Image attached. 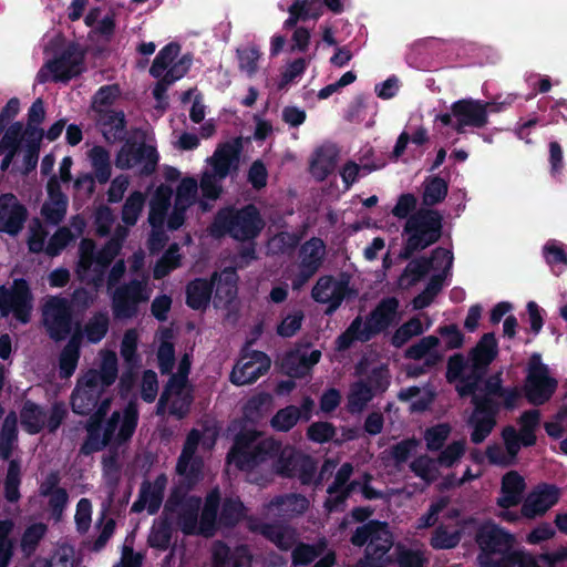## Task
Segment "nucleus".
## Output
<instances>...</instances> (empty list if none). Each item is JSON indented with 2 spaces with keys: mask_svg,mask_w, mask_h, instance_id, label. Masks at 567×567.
Segmentation results:
<instances>
[{
  "mask_svg": "<svg viewBox=\"0 0 567 567\" xmlns=\"http://www.w3.org/2000/svg\"><path fill=\"white\" fill-rule=\"evenodd\" d=\"M264 227L265 221L254 204L240 208L227 206L216 213L209 226V234L217 239L229 236L244 243L257 238Z\"/></svg>",
  "mask_w": 567,
  "mask_h": 567,
  "instance_id": "2",
  "label": "nucleus"
},
{
  "mask_svg": "<svg viewBox=\"0 0 567 567\" xmlns=\"http://www.w3.org/2000/svg\"><path fill=\"white\" fill-rule=\"evenodd\" d=\"M117 357L115 352L109 351L104 355L101 370L90 369L85 372L86 383L91 386H103L104 391L111 386L117 379Z\"/></svg>",
  "mask_w": 567,
  "mask_h": 567,
  "instance_id": "30",
  "label": "nucleus"
},
{
  "mask_svg": "<svg viewBox=\"0 0 567 567\" xmlns=\"http://www.w3.org/2000/svg\"><path fill=\"white\" fill-rule=\"evenodd\" d=\"M138 409L136 403L128 402L122 412L114 411L106 420L104 427H85L86 436L80 446V455L90 456L103 451L113 441L123 445L131 441L137 424Z\"/></svg>",
  "mask_w": 567,
  "mask_h": 567,
  "instance_id": "1",
  "label": "nucleus"
},
{
  "mask_svg": "<svg viewBox=\"0 0 567 567\" xmlns=\"http://www.w3.org/2000/svg\"><path fill=\"white\" fill-rule=\"evenodd\" d=\"M382 536H390V525L388 522L369 520L357 527L350 542L353 546L362 547L373 540H381Z\"/></svg>",
  "mask_w": 567,
  "mask_h": 567,
  "instance_id": "34",
  "label": "nucleus"
},
{
  "mask_svg": "<svg viewBox=\"0 0 567 567\" xmlns=\"http://www.w3.org/2000/svg\"><path fill=\"white\" fill-rule=\"evenodd\" d=\"M110 318L107 312L99 311L86 322L84 333L91 343H99L107 333Z\"/></svg>",
  "mask_w": 567,
  "mask_h": 567,
  "instance_id": "48",
  "label": "nucleus"
},
{
  "mask_svg": "<svg viewBox=\"0 0 567 567\" xmlns=\"http://www.w3.org/2000/svg\"><path fill=\"white\" fill-rule=\"evenodd\" d=\"M289 17L284 22V29L291 30L299 22L318 20L323 13L321 0H293L288 8Z\"/></svg>",
  "mask_w": 567,
  "mask_h": 567,
  "instance_id": "25",
  "label": "nucleus"
},
{
  "mask_svg": "<svg viewBox=\"0 0 567 567\" xmlns=\"http://www.w3.org/2000/svg\"><path fill=\"white\" fill-rule=\"evenodd\" d=\"M18 417L16 412L11 411L4 417L0 429V458L9 461L13 449L18 442Z\"/></svg>",
  "mask_w": 567,
  "mask_h": 567,
  "instance_id": "36",
  "label": "nucleus"
},
{
  "mask_svg": "<svg viewBox=\"0 0 567 567\" xmlns=\"http://www.w3.org/2000/svg\"><path fill=\"white\" fill-rule=\"evenodd\" d=\"M44 68L52 74L55 83H68L85 71V50L78 42H70Z\"/></svg>",
  "mask_w": 567,
  "mask_h": 567,
  "instance_id": "8",
  "label": "nucleus"
},
{
  "mask_svg": "<svg viewBox=\"0 0 567 567\" xmlns=\"http://www.w3.org/2000/svg\"><path fill=\"white\" fill-rule=\"evenodd\" d=\"M477 560L480 567H514L518 560V551L511 548L497 554L480 553Z\"/></svg>",
  "mask_w": 567,
  "mask_h": 567,
  "instance_id": "51",
  "label": "nucleus"
},
{
  "mask_svg": "<svg viewBox=\"0 0 567 567\" xmlns=\"http://www.w3.org/2000/svg\"><path fill=\"white\" fill-rule=\"evenodd\" d=\"M270 505L276 507L280 512L289 513L291 515L303 514L309 507V501L301 494H286L276 496Z\"/></svg>",
  "mask_w": 567,
  "mask_h": 567,
  "instance_id": "44",
  "label": "nucleus"
},
{
  "mask_svg": "<svg viewBox=\"0 0 567 567\" xmlns=\"http://www.w3.org/2000/svg\"><path fill=\"white\" fill-rule=\"evenodd\" d=\"M245 506L238 498H225L219 515V522L225 527L236 526L244 517Z\"/></svg>",
  "mask_w": 567,
  "mask_h": 567,
  "instance_id": "56",
  "label": "nucleus"
},
{
  "mask_svg": "<svg viewBox=\"0 0 567 567\" xmlns=\"http://www.w3.org/2000/svg\"><path fill=\"white\" fill-rule=\"evenodd\" d=\"M557 388V381L554 379L546 364L542 362L539 354L530 357L525 381V395L527 400L535 405L545 403L550 399Z\"/></svg>",
  "mask_w": 567,
  "mask_h": 567,
  "instance_id": "9",
  "label": "nucleus"
},
{
  "mask_svg": "<svg viewBox=\"0 0 567 567\" xmlns=\"http://www.w3.org/2000/svg\"><path fill=\"white\" fill-rule=\"evenodd\" d=\"M405 247L401 257L409 258L436 243L442 235V216L436 210L420 209L406 220Z\"/></svg>",
  "mask_w": 567,
  "mask_h": 567,
  "instance_id": "5",
  "label": "nucleus"
},
{
  "mask_svg": "<svg viewBox=\"0 0 567 567\" xmlns=\"http://www.w3.org/2000/svg\"><path fill=\"white\" fill-rule=\"evenodd\" d=\"M334 166L336 159L327 150L322 147L316 150L315 156L310 163V171L313 176L322 181L333 172Z\"/></svg>",
  "mask_w": 567,
  "mask_h": 567,
  "instance_id": "54",
  "label": "nucleus"
},
{
  "mask_svg": "<svg viewBox=\"0 0 567 567\" xmlns=\"http://www.w3.org/2000/svg\"><path fill=\"white\" fill-rule=\"evenodd\" d=\"M300 457V454L293 449L282 447L280 444V451L275 456L274 467L276 473L284 477H293L298 471Z\"/></svg>",
  "mask_w": 567,
  "mask_h": 567,
  "instance_id": "42",
  "label": "nucleus"
},
{
  "mask_svg": "<svg viewBox=\"0 0 567 567\" xmlns=\"http://www.w3.org/2000/svg\"><path fill=\"white\" fill-rule=\"evenodd\" d=\"M158 163L157 150L145 143L127 141L117 152L115 166L120 169H130L136 165H142L141 174L152 175Z\"/></svg>",
  "mask_w": 567,
  "mask_h": 567,
  "instance_id": "12",
  "label": "nucleus"
},
{
  "mask_svg": "<svg viewBox=\"0 0 567 567\" xmlns=\"http://www.w3.org/2000/svg\"><path fill=\"white\" fill-rule=\"evenodd\" d=\"M29 213L13 193L0 195V231L17 236L24 227Z\"/></svg>",
  "mask_w": 567,
  "mask_h": 567,
  "instance_id": "16",
  "label": "nucleus"
},
{
  "mask_svg": "<svg viewBox=\"0 0 567 567\" xmlns=\"http://www.w3.org/2000/svg\"><path fill=\"white\" fill-rule=\"evenodd\" d=\"M21 463L19 460H10L3 483L4 498L9 503H17L20 497Z\"/></svg>",
  "mask_w": 567,
  "mask_h": 567,
  "instance_id": "40",
  "label": "nucleus"
},
{
  "mask_svg": "<svg viewBox=\"0 0 567 567\" xmlns=\"http://www.w3.org/2000/svg\"><path fill=\"white\" fill-rule=\"evenodd\" d=\"M560 494V489L555 485H537L524 499L522 515L527 519L545 515L559 501Z\"/></svg>",
  "mask_w": 567,
  "mask_h": 567,
  "instance_id": "17",
  "label": "nucleus"
},
{
  "mask_svg": "<svg viewBox=\"0 0 567 567\" xmlns=\"http://www.w3.org/2000/svg\"><path fill=\"white\" fill-rule=\"evenodd\" d=\"M121 90L118 84L102 85L93 95L92 109L95 113L99 110H110L109 107L120 96Z\"/></svg>",
  "mask_w": 567,
  "mask_h": 567,
  "instance_id": "63",
  "label": "nucleus"
},
{
  "mask_svg": "<svg viewBox=\"0 0 567 567\" xmlns=\"http://www.w3.org/2000/svg\"><path fill=\"white\" fill-rule=\"evenodd\" d=\"M43 326L49 337L54 341H62L71 333L73 317L66 299L52 297L43 307Z\"/></svg>",
  "mask_w": 567,
  "mask_h": 567,
  "instance_id": "11",
  "label": "nucleus"
},
{
  "mask_svg": "<svg viewBox=\"0 0 567 567\" xmlns=\"http://www.w3.org/2000/svg\"><path fill=\"white\" fill-rule=\"evenodd\" d=\"M447 194V184L440 177H432L425 181L423 203L427 206L442 202Z\"/></svg>",
  "mask_w": 567,
  "mask_h": 567,
  "instance_id": "61",
  "label": "nucleus"
},
{
  "mask_svg": "<svg viewBox=\"0 0 567 567\" xmlns=\"http://www.w3.org/2000/svg\"><path fill=\"white\" fill-rule=\"evenodd\" d=\"M243 143L239 137L230 142L220 144L209 158L212 173H215L219 179H225L233 172L239 168Z\"/></svg>",
  "mask_w": 567,
  "mask_h": 567,
  "instance_id": "21",
  "label": "nucleus"
},
{
  "mask_svg": "<svg viewBox=\"0 0 567 567\" xmlns=\"http://www.w3.org/2000/svg\"><path fill=\"white\" fill-rule=\"evenodd\" d=\"M279 451L280 442L274 439H260V433L256 430H240L234 437L227 461L239 471L250 472L275 458Z\"/></svg>",
  "mask_w": 567,
  "mask_h": 567,
  "instance_id": "3",
  "label": "nucleus"
},
{
  "mask_svg": "<svg viewBox=\"0 0 567 567\" xmlns=\"http://www.w3.org/2000/svg\"><path fill=\"white\" fill-rule=\"evenodd\" d=\"M215 272L212 280L196 278L186 286V305L193 310H205L210 302L214 290Z\"/></svg>",
  "mask_w": 567,
  "mask_h": 567,
  "instance_id": "28",
  "label": "nucleus"
},
{
  "mask_svg": "<svg viewBox=\"0 0 567 567\" xmlns=\"http://www.w3.org/2000/svg\"><path fill=\"white\" fill-rule=\"evenodd\" d=\"M250 529L262 535L284 551L290 550L296 544L295 535L281 525L260 522L251 524Z\"/></svg>",
  "mask_w": 567,
  "mask_h": 567,
  "instance_id": "31",
  "label": "nucleus"
},
{
  "mask_svg": "<svg viewBox=\"0 0 567 567\" xmlns=\"http://www.w3.org/2000/svg\"><path fill=\"white\" fill-rule=\"evenodd\" d=\"M148 300L145 284L137 279L117 287L112 296V312L116 320L137 317L140 305Z\"/></svg>",
  "mask_w": 567,
  "mask_h": 567,
  "instance_id": "10",
  "label": "nucleus"
},
{
  "mask_svg": "<svg viewBox=\"0 0 567 567\" xmlns=\"http://www.w3.org/2000/svg\"><path fill=\"white\" fill-rule=\"evenodd\" d=\"M302 417L301 410L296 405L279 409L270 420V425L278 432L290 431Z\"/></svg>",
  "mask_w": 567,
  "mask_h": 567,
  "instance_id": "45",
  "label": "nucleus"
},
{
  "mask_svg": "<svg viewBox=\"0 0 567 567\" xmlns=\"http://www.w3.org/2000/svg\"><path fill=\"white\" fill-rule=\"evenodd\" d=\"M138 334L135 329H128L125 331L121 342V355L128 368H137L141 362V358L137 353Z\"/></svg>",
  "mask_w": 567,
  "mask_h": 567,
  "instance_id": "49",
  "label": "nucleus"
},
{
  "mask_svg": "<svg viewBox=\"0 0 567 567\" xmlns=\"http://www.w3.org/2000/svg\"><path fill=\"white\" fill-rule=\"evenodd\" d=\"M320 358V350H310L309 346H298L285 353L280 363L281 370L290 378L301 379L310 373Z\"/></svg>",
  "mask_w": 567,
  "mask_h": 567,
  "instance_id": "18",
  "label": "nucleus"
},
{
  "mask_svg": "<svg viewBox=\"0 0 567 567\" xmlns=\"http://www.w3.org/2000/svg\"><path fill=\"white\" fill-rule=\"evenodd\" d=\"M466 452V442L464 440L453 441L447 444L437 456L440 466L450 468L457 465Z\"/></svg>",
  "mask_w": 567,
  "mask_h": 567,
  "instance_id": "57",
  "label": "nucleus"
},
{
  "mask_svg": "<svg viewBox=\"0 0 567 567\" xmlns=\"http://www.w3.org/2000/svg\"><path fill=\"white\" fill-rule=\"evenodd\" d=\"M480 378L481 377L473 375V382L462 381L461 384H456L457 392L460 393L461 396H465L468 394H472L474 396V392H477L481 395V398H484L485 400H488L492 403H496L493 398L499 396L503 391V381L501 378V373H496L486 379L484 381V388L480 386Z\"/></svg>",
  "mask_w": 567,
  "mask_h": 567,
  "instance_id": "29",
  "label": "nucleus"
},
{
  "mask_svg": "<svg viewBox=\"0 0 567 567\" xmlns=\"http://www.w3.org/2000/svg\"><path fill=\"white\" fill-rule=\"evenodd\" d=\"M166 485L167 476L164 473L157 475L154 482L144 480L140 486L138 496L132 504L131 512L142 513L146 509L150 515L157 514L163 504Z\"/></svg>",
  "mask_w": 567,
  "mask_h": 567,
  "instance_id": "20",
  "label": "nucleus"
},
{
  "mask_svg": "<svg viewBox=\"0 0 567 567\" xmlns=\"http://www.w3.org/2000/svg\"><path fill=\"white\" fill-rule=\"evenodd\" d=\"M219 505L220 494L218 489H214L206 496L205 504L200 514V530L206 535H210L215 528Z\"/></svg>",
  "mask_w": 567,
  "mask_h": 567,
  "instance_id": "38",
  "label": "nucleus"
},
{
  "mask_svg": "<svg viewBox=\"0 0 567 567\" xmlns=\"http://www.w3.org/2000/svg\"><path fill=\"white\" fill-rule=\"evenodd\" d=\"M446 377L449 381L458 380L457 384L464 382H473V370L470 360L464 362L461 355H454L449 360Z\"/></svg>",
  "mask_w": 567,
  "mask_h": 567,
  "instance_id": "59",
  "label": "nucleus"
},
{
  "mask_svg": "<svg viewBox=\"0 0 567 567\" xmlns=\"http://www.w3.org/2000/svg\"><path fill=\"white\" fill-rule=\"evenodd\" d=\"M99 123L106 140L123 141L126 136V118L123 111L99 110Z\"/></svg>",
  "mask_w": 567,
  "mask_h": 567,
  "instance_id": "32",
  "label": "nucleus"
},
{
  "mask_svg": "<svg viewBox=\"0 0 567 567\" xmlns=\"http://www.w3.org/2000/svg\"><path fill=\"white\" fill-rule=\"evenodd\" d=\"M47 413L39 404L27 400L20 411L23 430L31 435L39 434L45 426Z\"/></svg>",
  "mask_w": 567,
  "mask_h": 567,
  "instance_id": "35",
  "label": "nucleus"
},
{
  "mask_svg": "<svg viewBox=\"0 0 567 567\" xmlns=\"http://www.w3.org/2000/svg\"><path fill=\"white\" fill-rule=\"evenodd\" d=\"M431 262L425 258H419L410 261L404 272L399 278V286L409 288L417 282L424 275L430 271Z\"/></svg>",
  "mask_w": 567,
  "mask_h": 567,
  "instance_id": "53",
  "label": "nucleus"
},
{
  "mask_svg": "<svg viewBox=\"0 0 567 567\" xmlns=\"http://www.w3.org/2000/svg\"><path fill=\"white\" fill-rule=\"evenodd\" d=\"M200 505V497L190 495L184 507L175 512L176 524L184 535H195L198 533L197 526Z\"/></svg>",
  "mask_w": 567,
  "mask_h": 567,
  "instance_id": "33",
  "label": "nucleus"
},
{
  "mask_svg": "<svg viewBox=\"0 0 567 567\" xmlns=\"http://www.w3.org/2000/svg\"><path fill=\"white\" fill-rule=\"evenodd\" d=\"M540 421V413L538 410H529L522 414L519 419V433L522 443L526 446L533 445L536 441L534 434Z\"/></svg>",
  "mask_w": 567,
  "mask_h": 567,
  "instance_id": "58",
  "label": "nucleus"
},
{
  "mask_svg": "<svg viewBox=\"0 0 567 567\" xmlns=\"http://www.w3.org/2000/svg\"><path fill=\"white\" fill-rule=\"evenodd\" d=\"M104 392L103 386H91L87 384L86 377L82 375L79 378L70 399L73 413L78 415H89L95 410Z\"/></svg>",
  "mask_w": 567,
  "mask_h": 567,
  "instance_id": "22",
  "label": "nucleus"
},
{
  "mask_svg": "<svg viewBox=\"0 0 567 567\" xmlns=\"http://www.w3.org/2000/svg\"><path fill=\"white\" fill-rule=\"evenodd\" d=\"M496 353L497 342L494 334H484L471 353L470 362L473 375L481 377L487 365L494 360Z\"/></svg>",
  "mask_w": 567,
  "mask_h": 567,
  "instance_id": "27",
  "label": "nucleus"
},
{
  "mask_svg": "<svg viewBox=\"0 0 567 567\" xmlns=\"http://www.w3.org/2000/svg\"><path fill=\"white\" fill-rule=\"evenodd\" d=\"M488 103L465 99L456 101L451 106V113L439 115L436 118L444 125H451L457 133L466 127H483L487 124Z\"/></svg>",
  "mask_w": 567,
  "mask_h": 567,
  "instance_id": "6",
  "label": "nucleus"
},
{
  "mask_svg": "<svg viewBox=\"0 0 567 567\" xmlns=\"http://www.w3.org/2000/svg\"><path fill=\"white\" fill-rule=\"evenodd\" d=\"M473 403L475 409L468 419V425L472 427L471 441L475 444L482 443L493 431L498 411V404L492 403L477 392H474Z\"/></svg>",
  "mask_w": 567,
  "mask_h": 567,
  "instance_id": "15",
  "label": "nucleus"
},
{
  "mask_svg": "<svg viewBox=\"0 0 567 567\" xmlns=\"http://www.w3.org/2000/svg\"><path fill=\"white\" fill-rule=\"evenodd\" d=\"M526 488L525 480L515 471L506 473L502 478L501 492L497 497L499 508H511L518 505Z\"/></svg>",
  "mask_w": 567,
  "mask_h": 567,
  "instance_id": "24",
  "label": "nucleus"
},
{
  "mask_svg": "<svg viewBox=\"0 0 567 567\" xmlns=\"http://www.w3.org/2000/svg\"><path fill=\"white\" fill-rule=\"evenodd\" d=\"M364 558L371 567H386L390 564V539L373 540L367 545Z\"/></svg>",
  "mask_w": 567,
  "mask_h": 567,
  "instance_id": "43",
  "label": "nucleus"
},
{
  "mask_svg": "<svg viewBox=\"0 0 567 567\" xmlns=\"http://www.w3.org/2000/svg\"><path fill=\"white\" fill-rule=\"evenodd\" d=\"M145 196L142 192H133L122 207V221L127 226H134L143 210Z\"/></svg>",
  "mask_w": 567,
  "mask_h": 567,
  "instance_id": "52",
  "label": "nucleus"
},
{
  "mask_svg": "<svg viewBox=\"0 0 567 567\" xmlns=\"http://www.w3.org/2000/svg\"><path fill=\"white\" fill-rule=\"evenodd\" d=\"M439 462L437 458L433 460L427 455H422L411 463V468L416 476L431 483L439 477Z\"/></svg>",
  "mask_w": 567,
  "mask_h": 567,
  "instance_id": "60",
  "label": "nucleus"
},
{
  "mask_svg": "<svg viewBox=\"0 0 567 567\" xmlns=\"http://www.w3.org/2000/svg\"><path fill=\"white\" fill-rule=\"evenodd\" d=\"M437 346L439 339L436 337H424L406 350V357L414 360L423 359L426 365H433L440 359L436 351Z\"/></svg>",
  "mask_w": 567,
  "mask_h": 567,
  "instance_id": "37",
  "label": "nucleus"
},
{
  "mask_svg": "<svg viewBox=\"0 0 567 567\" xmlns=\"http://www.w3.org/2000/svg\"><path fill=\"white\" fill-rule=\"evenodd\" d=\"M33 295L29 282L24 278H17L11 287L0 286V313L7 317L10 313L21 323H28L33 308Z\"/></svg>",
  "mask_w": 567,
  "mask_h": 567,
  "instance_id": "7",
  "label": "nucleus"
},
{
  "mask_svg": "<svg viewBox=\"0 0 567 567\" xmlns=\"http://www.w3.org/2000/svg\"><path fill=\"white\" fill-rule=\"evenodd\" d=\"M27 150L23 156L25 172H31L37 167L41 141L43 137L42 130H25Z\"/></svg>",
  "mask_w": 567,
  "mask_h": 567,
  "instance_id": "50",
  "label": "nucleus"
},
{
  "mask_svg": "<svg viewBox=\"0 0 567 567\" xmlns=\"http://www.w3.org/2000/svg\"><path fill=\"white\" fill-rule=\"evenodd\" d=\"M213 567H251V555L244 547L230 550L223 542H217L213 550Z\"/></svg>",
  "mask_w": 567,
  "mask_h": 567,
  "instance_id": "26",
  "label": "nucleus"
},
{
  "mask_svg": "<svg viewBox=\"0 0 567 567\" xmlns=\"http://www.w3.org/2000/svg\"><path fill=\"white\" fill-rule=\"evenodd\" d=\"M89 156L92 162L96 181L100 184L107 183L112 173L109 151L103 146L96 145L90 150Z\"/></svg>",
  "mask_w": 567,
  "mask_h": 567,
  "instance_id": "39",
  "label": "nucleus"
},
{
  "mask_svg": "<svg viewBox=\"0 0 567 567\" xmlns=\"http://www.w3.org/2000/svg\"><path fill=\"white\" fill-rule=\"evenodd\" d=\"M349 293L347 281H337L332 276H321L311 290L316 302L328 305L327 315H332Z\"/></svg>",
  "mask_w": 567,
  "mask_h": 567,
  "instance_id": "19",
  "label": "nucleus"
},
{
  "mask_svg": "<svg viewBox=\"0 0 567 567\" xmlns=\"http://www.w3.org/2000/svg\"><path fill=\"white\" fill-rule=\"evenodd\" d=\"M452 427L447 423H439L425 429L423 439L429 451H439L450 437Z\"/></svg>",
  "mask_w": 567,
  "mask_h": 567,
  "instance_id": "55",
  "label": "nucleus"
},
{
  "mask_svg": "<svg viewBox=\"0 0 567 567\" xmlns=\"http://www.w3.org/2000/svg\"><path fill=\"white\" fill-rule=\"evenodd\" d=\"M324 254L326 245L318 237H312L300 246L298 272L292 279L293 289L303 287L318 272L322 266Z\"/></svg>",
  "mask_w": 567,
  "mask_h": 567,
  "instance_id": "13",
  "label": "nucleus"
},
{
  "mask_svg": "<svg viewBox=\"0 0 567 567\" xmlns=\"http://www.w3.org/2000/svg\"><path fill=\"white\" fill-rule=\"evenodd\" d=\"M324 544L298 543L291 551V561L295 567L308 566L321 556Z\"/></svg>",
  "mask_w": 567,
  "mask_h": 567,
  "instance_id": "47",
  "label": "nucleus"
},
{
  "mask_svg": "<svg viewBox=\"0 0 567 567\" xmlns=\"http://www.w3.org/2000/svg\"><path fill=\"white\" fill-rule=\"evenodd\" d=\"M375 392L367 384V382L360 380L355 382L348 395V410L351 413L361 412L367 404L372 400Z\"/></svg>",
  "mask_w": 567,
  "mask_h": 567,
  "instance_id": "46",
  "label": "nucleus"
},
{
  "mask_svg": "<svg viewBox=\"0 0 567 567\" xmlns=\"http://www.w3.org/2000/svg\"><path fill=\"white\" fill-rule=\"evenodd\" d=\"M513 536L499 528L497 525L486 522L482 524L476 534V542L481 553L497 554L513 547Z\"/></svg>",
  "mask_w": 567,
  "mask_h": 567,
  "instance_id": "23",
  "label": "nucleus"
},
{
  "mask_svg": "<svg viewBox=\"0 0 567 567\" xmlns=\"http://www.w3.org/2000/svg\"><path fill=\"white\" fill-rule=\"evenodd\" d=\"M74 239L68 227L59 228L49 239L45 246V254L50 257L59 256L63 249Z\"/></svg>",
  "mask_w": 567,
  "mask_h": 567,
  "instance_id": "64",
  "label": "nucleus"
},
{
  "mask_svg": "<svg viewBox=\"0 0 567 567\" xmlns=\"http://www.w3.org/2000/svg\"><path fill=\"white\" fill-rule=\"evenodd\" d=\"M179 50L181 47L176 42H171L163 47L156 54L150 68V74L155 79L163 76L174 60L177 58Z\"/></svg>",
  "mask_w": 567,
  "mask_h": 567,
  "instance_id": "41",
  "label": "nucleus"
},
{
  "mask_svg": "<svg viewBox=\"0 0 567 567\" xmlns=\"http://www.w3.org/2000/svg\"><path fill=\"white\" fill-rule=\"evenodd\" d=\"M390 326V296H384L365 321L355 317L349 327L336 339V350H349L355 341L368 342Z\"/></svg>",
  "mask_w": 567,
  "mask_h": 567,
  "instance_id": "4",
  "label": "nucleus"
},
{
  "mask_svg": "<svg viewBox=\"0 0 567 567\" xmlns=\"http://www.w3.org/2000/svg\"><path fill=\"white\" fill-rule=\"evenodd\" d=\"M2 134L3 135L0 140V156H2V154H4L8 148L19 151L21 141L25 134V130H23V123H11L7 126Z\"/></svg>",
  "mask_w": 567,
  "mask_h": 567,
  "instance_id": "62",
  "label": "nucleus"
},
{
  "mask_svg": "<svg viewBox=\"0 0 567 567\" xmlns=\"http://www.w3.org/2000/svg\"><path fill=\"white\" fill-rule=\"evenodd\" d=\"M270 365L271 360L265 352L251 350L238 360L229 380L235 385L252 384L269 371Z\"/></svg>",
  "mask_w": 567,
  "mask_h": 567,
  "instance_id": "14",
  "label": "nucleus"
}]
</instances>
